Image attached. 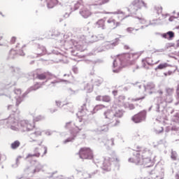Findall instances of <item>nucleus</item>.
<instances>
[{
	"mask_svg": "<svg viewBox=\"0 0 179 179\" xmlns=\"http://www.w3.org/2000/svg\"><path fill=\"white\" fill-rule=\"evenodd\" d=\"M20 125L22 128L23 131H31L35 128L34 123L29 120H21Z\"/></svg>",
	"mask_w": 179,
	"mask_h": 179,
	"instance_id": "39448f33",
	"label": "nucleus"
},
{
	"mask_svg": "<svg viewBox=\"0 0 179 179\" xmlns=\"http://www.w3.org/2000/svg\"><path fill=\"white\" fill-rule=\"evenodd\" d=\"M145 117V112H141L137 113V115L133 116L132 120L135 123H138L143 121Z\"/></svg>",
	"mask_w": 179,
	"mask_h": 179,
	"instance_id": "6e6552de",
	"label": "nucleus"
},
{
	"mask_svg": "<svg viewBox=\"0 0 179 179\" xmlns=\"http://www.w3.org/2000/svg\"><path fill=\"white\" fill-rule=\"evenodd\" d=\"M138 59V54L137 53H131V54H126L120 55L118 60L120 62H127V61H134L135 59Z\"/></svg>",
	"mask_w": 179,
	"mask_h": 179,
	"instance_id": "423d86ee",
	"label": "nucleus"
},
{
	"mask_svg": "<svg viewBox=\"0 0 179 179\" xmlns=\"http://www.w3.org/2000/svg\"><path fill=\"white\" fill-rule=\"evenodd\" d=\"M123 115L122 111V110H117L115 113H114V117L116 118H121Z\"/></svg>",
	"mask_w": 179,
	"mask_h": 179,
	"instance_id": "412c9836",
	"label": "nucleus"
},
{
	"mask_svg": "<svg viewBox=\"0 0 179 179\" xmlns=\"http://www.w3.org/2000/svg\"><path fill=\"white\" fill-rule=\"evenodd\" d=\"M19 104H20V101H17L16 106H19Z\"/></svg>",
	"mask_w": 179,
	"mask_h": 179,
	"instance_id": "79ce46f5",
	"label": "nucleus"
},
{
	"mask_svg": "<svg viewBox=\"0 0 179 179\" xmlns=\"http://www.w3.org/2000/svg\"><path fill=\"white\" fill-rule=\"evenodd\" d=\"M119 163L120 158L117 157H110L103 160L101 169L106 172H110V171H111V164H113L114 166H117Z\"/></svg>",
	"mask_w": 179,
	"mask_h": 179,
	"instance_id": "f03ea898",
	"label": "nucleus"
},
{
	"mask_svg": "<svg viewBox=\"0 0 179 179\" xmlns=\"http://www.w3.org/2000/svg\"><path fill=\"white\" fill-rule=\"evenodd\" d=\"M47 3V8L52 9L59 3L58 0H45Z\"/></svg>",
	"mask_w": 179,
	"mask_h": 179,
	"instance_id": "9b49d317",
	"label": "nucleus"
},
{
	"mask_svg": "<svg viewBox=\"0 0 179 179\" xmlns=\"http://www.w3.org/2000/svg\"><path fill=\"white\" fill-rule=\"evenodd\" d=\"M113 66H114V67H117L118 66L117 60H115V61L113 62Z\"/></svg>",
	"mask_w": 179,
	"mask_h": 179,
	"instance_id": "473e14b6",
	"label": "nucleus"
},
{
	"mask_svg": "<svg viewBox=\"0 0 179 179\" xmlns=\"http://www.w3.org/2000/svg\"><path fill=\"white\" fill-rule=\"evenodd\" d=\"M178 15H179V13H178Z\"/></svg>",
	"mask_w": 179,
	"mask_h": 179,
	"instance_id": "09e8293b",
	"label": "nucleus"
},
{
	"mask_svg": "<svg viewBox=\"0 0 179 179\" xmlns=\"http://www.w3.org/2000/svg\"><path fill=\"white\" fill-rule=\"evenodd\" d=\"M96 26H97V28L104 29H105V20L103 19L99 20V21L96 22Z\"/></svg>",
	"mask_w": 179,
	"mask_h": 179,
	"instance_id": "dca6fc26",
	"label": "nucleus"
},
{
	"mask_svg": "<svg viewBox=\"0 0 179 179\" xmlns=\"http://www.w3.org/2000/svg\"><path fill=\"white\" fill-rule=\"evenodd\" d=\"M173 74V72L171 71H169L166 73H164V76L167 77V76H170Z\"/></svg>",
	"mask_w": 179,
	"mask_h": 179,
	"instance_id": "bb28decb",
	"label": "nucleus"
},
{
	"mask_svg": "<svg viewBox=\"0 0 179 179\" xmlns=\"http://www.w3.org/2000/svg\"><path fill=\"white\" fill-rule=\"evenodd\" d=\"M105 118L109 120V124H112V127H117L120 124V121L117 120V117L114 116V113L112 110H106Z\"/></svg>",
	"mask_w": 179,
	"mask_h": 179,
	"instance_id": "20e7f679",
	"label": "nucleus"
},
{
	"mask_svg": "<svg viewBox=\"0 0 179 179\" xmlns=\"http://www.w3.org/2000/svg\"><path fill=\"white\" fill-rule=\"evenodd\" d=\"M15 43H16V37H11L10 43L14 44Z\"/></svg>",
	"mask_w": 179,
	"mask_h": 179,
	"instance_id": "cd10ccee",
	"label": "nucleus"
},
{
	"mask_svg": "<svg viewBox=\"0 0 179 179\" xmlns=\"http://www.w3.org/2000/svg\"><path fill=\"white\" fill-rule=\"evenodd\" d=\"M143 99H145V96L133 99V101H138L139 100H143Z\"/></svg>",
	"mask_w": 179,
	"mask_h": 179,
	"instance_id": "7c9ffc66",
	"label": "nucleus"
},
{
	"mask_svg": "<svg viewBox=\"0 0 179 179\" xmlns=\"http://www.w3.org/2000/svg\"><path fill=\"white\" fill-rule=\"evenodd\" d=\"M124 49L129 50V47L128 45H124Z\"/></svg>",
	"mask_w": 179,
	"mask_h": 179,
	"instance_id": "ea45409f",
	"label": "nucleus"
},
{
	"mask_svg": "<svg viewBox=\"0 0 179 179\" xmlns=\"http://www.w3.org/2000/svg\"><path fill=\"white\" fill-rule=\"evenodd\" d=\"M176 99L179 101V92H177Z\"/></svg>",
	"mask_w": 179,
	"mask_h": 179,
	"instance_id": "58836bf2",
	"label": "nucleus"
},
{
	"mask_svg": "<svg viewBox=\"0 0 179 179\" xmlns=\"http://www.w3.org/2000/svg\"><path fill=\"white\" fill-rule=\"evenodd\" d=\"M102 101L109 103L110 101H111V98H110V96L108 95L103 96Z\"/></svg>",
	"mask_w": 179,
	"mask_h": 179,
	"instance_id": "aec40b11",
	"label": "nucleus"
},
{
	"mask_svg": "<svg viewBox=\"0 0 179 179\" xmlns=\"http://www.w3.org/2000/svg\"><path fill=\"white\" fill-rule=\"evenodd\" d=\"M17 55H18V52L16 50H10V53L8 54V57L10 59H15Z\"/></svg>",
	"mask_w": 179,
	"mask_h": 179,
	"instance_id": "f3484780",
	"label": "nucleus"
},
{
	"mask_svg": "<svg viewBox=\"0 0 179 179\" xmlns=\"http://www.w3.org/2000/svg\"><path fill=\"white\" fill-rule=\"evenodd\" d=\"M105 106L104 105H97L96 106H95V108L96 109H101V108H105Z\"/></svg>",
	"mask_w": 179,
	"mask_h": 179,
	"instance_id": "c85d7f7f",
	"label": "nucleus"
},
{
	"mask_svg": "<svg viewBox=\"0 0 179 179\" xmlns=\"http://www.w3.org/2000/svg\"><path fill=\"white\" fill-rule=\"evenodd\" d=\"M141 64L143 65V68L148 69L149 68V66L151 65V63L150 62V58L143 59V61H141Z\"/></svg>",
	"mask_w": 179,
	"mask_h": 179,
	"instance_id": "4468645a",
	"label": "nucleus"
},
{
	"mask_svg": "<svg viewBox=\"0 0 179 179\" xmlns=\"http://www.w3.org/2000/svg\"><path fill=\"white\" fill-rule=\"evenodd\" d=\"M20 146V142L18 141H14V143H11L10 145V148L13 150H16L17 148H18Z\"/></svg>",
	"mask_w": 179,
	"mask_h": 179,
	"instance_id": "a211bd4d",
	"label": "nucleus"
},
{
	"mask_svg": "<svg viewBox=\"0 0 179 179\" xmlns=\"http://www.w3.org/2000/svg\"><path fill=\"white\" fill-rule=\"evenodd\" d=\"M80 15H82V16L85 18H87L92 15V13L90 11V10L84 8L82 11H80Z\"/></svg>",
	"mask_w": 179,
	"mask_h": 179,
	"instance_id": "ddd939ff",
	"label": "nucleus"
},
{
	"mask_svg": "<svg viewBox=\"0 0 179 179\" xmlns=\"http://www.w3.org/2000/svg\"><path fill=\"white\" fill-rule=\"evenodd\" d=\"M173 17H171L169 19V20H170V22H172V21H173Z\"/></svg>",
	"mask_w": 179,
	"mask_h": 179,
	"instance_id": "a19ab883",
	"label": "nucleus"
},
{
	"mask_svg": "<svg viewBox=\"0 0 179 179\" xmlns=\"http://www.w3.org/2000/svg\"><path fill=\"white\" fill-rule=\"evenodd\" d=\"M129 108H130V110H134L135 108L134 104L129 105Z\"/></svg>",
	"mask_w": 179,
	"mask_h": 179,
	"instance_id": "72a5a7b5",
	"label": "nucleus"
},
{
	"mask_svg": "<svg viewBox=\"0 0 179 179\" xmlns=\"http://www.w3.org/2000/svg\"><path fill=\"white\" fill-rule=\"evenodd\" d=\"M176 29H179V26H177V27H176Z\"/></svg>",
	"mask_w": 179,
	"mask_h": 179,
	"instance_id": "de8ad7c7",
	"label": "nucleus"
},
{
	"mask_svg": "<svg viewBox=\"0 0 179 179\" xmlns=\"http://www.w3.org/2000/svg\"><path fill=\"white\" fill-rule=\"evenodd\" d=\"M176 178L179 179V175H176Z\"/></svg>",
	"mask_w": 179,
	"mask_h": 179,
	"instance_id": "a18cd8bd",
	"label": "nucleus"
},
{
	"mask_svg": "<svg viewBox=\"0 0 179 179\" xmlns=\"http://www.w3.org/2000/svg\"><path fill=\"white\" fill-rule=\"evenodd\" d=\"M112 94H113L114 96H117V91H113V92H112Z\"/></svg>",
	"mask_w": 179,
	"mask_h": 179,
	"instance_id": "4c0bfd02",
	"label": "nucleus"
},
{
	"mask_svg": "<svg viewBox=\"0 0 179 179\" xmlns=\"http://www.w3.org/2000/svg\"><path fill=\"white\" fill-rule=\"evenodd\" d=\"M108 126L107 125L103 126V127H101V131H108Z\"/></svg>",
	"mask_w": 179,
	"mask_h": 179,
	"instance_id": "393cba45",
	"label": "nucleus"
},
{
	"mask_svg": "<svg viewBox=\"0 0 179 179\" xmlns=\"http://www.w3.org/2000/svg\"><path fill=\"white\" fill-rule=\"evenodd\" d=\"M41 87L39 85L36 84L32 87V90H37L38 89H40Z\"/></svg>",
	"mask_w": 179,
	"mask_h": 179,
	"instance_id": "a878e982",
	"label": "nucleus"
},
{
	"mask_svg": "<svg viewBox=\"0 0 179 179\" xmlns=\"http://www.w3.org/2000/svg\"><path fill=\"white\" fill-rule=\"evenodd\" d=\"M177 92H179V84H178V85L177 86Z\"/></svg>",
	"mask_w": 179,
	"mask_h": 179,
	"instance_id": "c03bdc74",
	"label": "nucleus"
},
{
	"mask_svg": "<svg viewBox=\"0 0 179 179\" xmlns=\"http://www.w3.org/2000/svg\"><path fill=\"white\" fill-rule=\"evenodd\" d=\"M42 120V117L41 116H38V117L36 118V121H40Z\"/></svg>",
	"mask_w": 179,
	"mask_h": 179,
	"instance_id": "e433bc0d",
	"label": "nucleus"
},
{
	"mask_svg": "<svg viewBox=\"0 0 179 179\" xmlns=\"http://www.w3.org/2000/svg\"><path fill=\"white\" fill-rule=\"evenodd\" d=\"M127 31H128L129 33H131L132 31H134V29L130 27V28H128V29H127Z\"/></svg>",
	"mask_w": 179,
	"mask_h": 179,
	"instance_id": "2f4dec72",
	"label": "nucleus"
},
{
	"mask_svg": "<svg viewBox=\"0 0 179 179\" xmlns=\"http://www.w3.org/2000/svg\"><path fill=\"white\" fill-rule=\"evenodd\" d=\"M167 67H169V64H166V63L159 64V65H158L157 67L156 68V70L157 69L162 70Z\"/></svg>",
	"mask_w": 179,
	"mask_h": 179,
	"instance_id": "6ab92c4d",
	"label": "nucleus"
},
{
	"mask_svg": "<svg viewBox=\"0 0 179 179\" xmlns=\"http://www.w3.org/2000/svg\"><path fill=\"white\" fill-rule=\"evenodd\" d=\"M107 22L108 27L112 29H117V27L120 26V23H118L113 18H110L109 20H108Z\"/></svg>",
	"mask_w": 179,
	"mask_h": 179,
	"instance_id": "9d476101",
	"label": "nucleus"
},
{
	"mask_svg": "<svg viewBox=\"0 0 179 179\" xmlns=\"http://www.w3.org/2000/svg\"><path fill=\"white\" fill-rule=\"evenodd\" d=\"M46 152H48V150H46V148H45V149H44V155H45Z\"/></svg>",
	"mask_w": 179,
	"mask_h": 179,
	"instance_id": "37998d69",
	"label": "nucleus"
},
{
	"mask_svg": "<svg viewBox=\"0 0 179 179\" xmlns=\"http://www.w3.org/2000/svg\"><path fill=\"white\" fill-rule=\"evenodd\" d=\"M78 156L81 159H92L94 158V152L91 148L83 147L78 151Z\"/></svg>",
	"mask_w": 179,
	"mask_h": 179,
	"instance_id": "7ed1b4c3",
	"label": "nucleus"
},
{
	"mask_svg": "<svg viewBox=\"0 0 179 179\" xmlns=\"http://www.w3.org/2000/svg\"><path fill=\"white\" fill-rule=\"evenodd\" d=\"M129 162L145 168H150L154 166V161L151 159L149 153L147 152H141L135 154L132 157L129 159Z\"/></svg>",
	"mask_w": 179,
	"mask_h": 179,
	"instance_id": "f257e3e1",
	"label": "nucleus"
},
{
	"mask_svg": "<svg viewBox=\"0 0 179 179\" xmlns=\"http://www.w3.org/2000/svg\"><path fill=\"white\" fill-rule=\"evenodd\" d=\"M3 40V36L0 34V45H1L2 41Z\"/></svg>",
	"mask_w": 179,
	"mask_h": 179,
	"instance_id": "f704fd0d",
	"label": "nucleus"
},
{
	"mask_svg": "<svg viewBox=\"0 0 179 179\" xmlns=\"http://www.w3.org/2000/svg\"><path fill=\"white\" fill-rule=\"evenodd\" d=\"M33 157H40V153L38 152V153H36V154H34V155L29 154L27 157V159L31 158Z\"/></svg>",
	"mask_w": 179,
	"mask_h": 179,
	"instance_id": "4be33fe9",
	"label": "nucleus"
},
{
	"mask_svg": "<svg viewBox=\"0 0 179 179\" xmlns=\"http://www.w3.org/2000/svg\"><path fill=\"white\" fill-rule=\"evenodd\" d=\"M104 143H105V146L107 147V148H111L114 145V140L113 138L105 140Z\"/></svg>",
	"mask_w": 179,
	"mask_h": 179,
	"instance_id": "2eb2a0df",
	"label": "nucleus"
},
{
	"mask_svg": "<svg viewBox=\"0 0 179 179\" xmlns=\"http://www.w3.org/2000/svg\"><path fill=\"white\" fill-rule=\"evenodd\" d=\"M96 100L97 101H102V100H103V96H97L96 98Z\"/></svg>",
	"mask_w": 179,
	"mask_h": 179,
	"instance_id": "c756f323",
	"label": "nucleus"
},
{
	"mask_svg": "<svg viewBox=\"0 0 179 179\" xmlns=\"http://www.w3.org/2000/svg\"><path fill=\"white\" fill-rule=\"evenodd\" d=\"M50 76V72H43V73L36 72V79H38L40 80H45Z\"/></svg>",
	"mask_w": 179,
	"mask_h": 179,
	"instance_id": "1a4fd4ad",
	"label": "nucleus"
},
{
	"mask_svg": "<svg viewBox=\"0 0 179 179\" xmlns=\"http://www.w3.org/2000/svg\"><path fill=\"white\" fill-rule=\"evenodd\" d=\"M29 142H31V143L35 142V140H31V141H29Z\"/></svg>",
	"mask_w": 179,
	"mask_h": 179,
	"instance_id": "49530a36",
	"label": "nucleus"
},
{
	"mask_svg": "<svg viewBox=\"0 0 179 179\" xmlns=\"http://www.w3.org/2000/svg\"><path fill=\"white\" fill-rule=\"evenodd\" d=\"M162 38L171 40L175 36V34L173 31H168L164 34L162 35Z\"/></svg>",
	"mask_w": 179,
	"mask_h": 179,
	"instance_id": "f8f14e48",
	"label": "nucleus"
},
{
	"mask_svg": "<svg viewBox=\"0 0 179 179\" xmlns=\"http://www.w3.org/2000/svg\"><path fill=\"white\" fill-rule=\"evenodd\" d=\"M110 0H101V2H99L97 5L101 6V5H105L106 3H108Z\"/></svg>",
	"mask_w": 179,
	"mask_h": 179,
	"instance_id": "5701e85b",
	"label": "nucleus"
},
{
	"mask_svg": "<svg viewBox=\"0 0 179 179\" xmlns=\"http://www.w3.org/2000/svg\"><path fill=\"white\" fill-rule=\"evenodd\" d=\"M171 158L173 159V161H176L177 160V154L176 152H173Z\"/></svg>",
	"mask_w": 179,
	"mask_h": 179,
	"instance_id": "b1692460",
	"label": "nucleus"
},
{
	"mask_svg": "<svg viewBox=\"0 0 179 179\" xmlns=\"http://www.w3.org/2000/svg\"><path fill=\"white\" fill-rule=\"evenodd\" d=\"M70 126H71V122H68V123H66L65 127L66 129H69Z\"/></svg>",
	"mask_w": 179,
	"mask_h": 179,
	"instance_id": "c9c22d12",
	"label": "nucleus"
},
{
	"mask_svg": "<svg viewBox=\"0 0 179 179\" xmlns=\"http://www.w3.org/2000/svg\"><path fill=\"white\" fill-rule=\"evenodd\" d=\"M143 7L146 8L147 4L145 3L143 1L141 0H134L132 2V4L131 6V8L134 10V11H138L141 9H142Z\"/></svg>",
	"mask_w": 179,
	"mask_h": 179,
	"instance_id": "0eeeda50",
	"label": "nucleus"
}]
</instances>
